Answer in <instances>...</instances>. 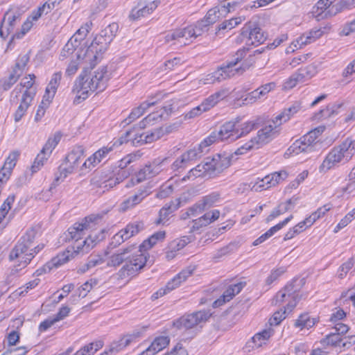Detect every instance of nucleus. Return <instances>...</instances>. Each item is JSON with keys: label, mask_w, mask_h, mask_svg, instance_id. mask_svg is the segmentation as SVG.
<instances>
[{"label": "nucleus", "mask_w": 355, "mask_h": 355, "mask_svg": "<svg viewBox=\"0 0 355 355\" xmlns=\"http://www.w3.org/2000/svg\"><path fill=\"white\" fill-rule=\"evenodd\" d=\"M241 37L247 44L259 45L264 42L267 36L255 23L248 22L241 29Z\"/></svg>", "instance_id": "12"}, {"label": "nucleus", "mask_w": 355, "mask_h": 355, "mask_svg": "<svg viewBox=\"0 0 355 355\" xmlns=\"http://www.w3.org/2000/svg\"><path fill=\"white\" fill-rule=\"evenodd\" d=\"M333 3L331 0H319L313 8V14L318 21L326 17L325 12Z\"/></svg>", "instance_id": "37"}, {"label": "nucleus", "mask_w": 355, "mask_h": 355, "mask_svg": "<svg viewBox=\"0 0 355 355\" xmlns=\"http://www.w3.org/2000/svg\"><path fill=\"white\" fill-rule=\"evenodd\" d=\"M157 1H153L141 8H134L131 11L130 17L135 20L139 19L141 17H144L153 12L157 7Z\"/></svg>", "instance_id": "42"}, {"label": "nucleus", "mask_w": 355, "mask_h": 355, "mask_svg": "<svg viewBox=\"0 0 355 355\" xmlns=\"http://www.w3.org/2000/svg\"><path fill=\"white\" fill-rule=\"evenodd\" d=\"M96 284L97 281L96 279H90L89 281L86 282L79 288V297H85L92 287Z\"/></svg>", "instance_id": "64"}, {"label": "nucleus", "mask_w": 355, "mask_h": 355, "mask_svg": "<svg viewBox=\"0 0 355 355\" xmlns=\"http://www.w3.org/2000/svg\"><path fill=\"white\" fill-rule=\"evenodd\" d=\"M112 147L105 146L95 152L91 157L85 160L83 164L85 168L90 166H95L97 164L100 163L101 160L112 150Z\"/></svg>", "instance_id": "27"}, {"label": "nucleus", "mask_w": 355, "mask_h": 355, "mask_svg": "<svg viewBox=\"0 0 355 355\" xmlns=\"http://www.w3.org/2000/svg\"><path fill=\"white\" fill-rule=\"evenodd\" d=\"M220 216V211L218 209H214L207 212L202 216L200 217V220L206 226L216 220Z\"/></svg>", "instance_id": "55"}, {"label": "nucleus", "mask_w": 355, "mask_h": 355, "mask_svg": "<svg viewBox=\"0 0 355 355\" xmlns=\"http://www.w3.org/2000/svg\"><path fill=\"white\" fill-rule=\"evenodd\" d=\"M242 21L241 17L232 18L229 20H225L218 25L217 30H231L237 25L240 24Z\"/></svg>", "instance_id": "54"}, {"label": "nucleus", "mask_w": 355, "mask_h": 355, "mask_svg": "<svg viewBox=\"0 0 355 355\" xmlns=\"http://www.w3.org/2000/svg\"><path fill=\"white\" fill-rule=\"evenodd\" d=\"M148 193L146 190H139L137 193L130 196L122 203V209L125 210L139 204L147 196Z\"/></svg>", "instance_id": "35"}, {"label": "nucleus", "mask_w": 355, "mask_h": 355, "mask_svg": "<svg viewBox=\"0 0 355 355\" xmlns=\"http://www.w3.org/2000/svg\"><path fill=\"white\" fill-rule=\"evenodd\" d=\"M300 108V104L296 102L292 106L288 108L284 109L279 114H278L275 118V123L279 122L281 123V125L283 123L286 122L290 119V118L297 113Z\"/></svg>", "instance_id": "41"}, {"label": "nucleus", "mask_w": 355, "mask_h": 355, "mask_svg": "<svg viewBox=\"0 0 355 355\" xmlns=\"http://www.w3.org/2000/svg\"><path fill=\"white\" fill-rule=\"evenodd\" d=\"M255 144L252 139L238 148L232 154H216L213 157H207L204 161L190 170L189 173L195 177L212 178L222 173L228 168L235 155L245 154L254 148Z\"/></svg>", "instance_id": "2"}, {"label": "nucleus", "mask_w": 355, "mask_h": 355, "mask_svg": "<svg viewBox=\"0 0 355 355\" xmlns=\"http://www.w3.org/2000/svg\"><path fill=\"white\" fill-rule=\"evenodd\" d=\"M234 121H230L223 124L218 130H214L203 140V144L211 145L216 141L236 140Z\"/></svg>", "instance_id": "10"}, {"label": "nucleus", "mask_w": 355, "mask_h": 355, "mask_svg": "<svg viewBox=\"0 0 355 355\" xmlns=\"http://www.w3.org/2000/svg\"><path fill=\"white\" fill-rule=\"evenodd\" d=\"M166 236L164 231H159L153 234L148 239L143 241L139 246L140 250L146 252V250L152 248L159 241H162Z\"/></svg>", "instance_id": "40"}, {"label": "nucleus", "mask_w": 355, "mask_h": 355, "mask_svg": "<svg viewBox=\"0 0 355 355\" xmlns=\"http://www.w3.org/2000/svg\"><path fill=\"white\" fill-rule=\"evenodd\" d=\"M318 320L315 318H311L308 313L301 314L295 322L296 327H300L301 329L304 328L310 329L313 327Z\"/></svg>", "instance_id": "44"}, {"label": "nucleus", "mask_w": 355, "mask_h": 355, "mask_svg": "<svg viewBox=\"0 0 355 355\" xmlns=\"http://www.w3.org/2000/svg\"><path fill=\"white\" fill-rule=\"evenodd\" d=\"M92 23L87 22L85 24L82 26L75 33L73 36L74 42L79 43L80 40H83L92 28Z\"/></svg>", "instance_id": "53"}, {"label": "nucleus", "mask_w": 355, "mask_h": 355, "mask_svg": "<svg viewBox=\"0 0 355 355\" xmlns=\"http://www.w3.org/2000/svg\"><path fill=\"white\" fill-rule=\"evenodd\" d=\"M221 12L220 7L213 8L207 12L203 19L207 22V24L210 26L214 24L220 17L222 15Z\"/></svg>", "instance_id": "51"}, {"label": "nucleus", "mask_w": 355, "mask_h": 355, "mask_svg": "<svg viewBox=\"0 0 355 355\" xmlns=\"http://www.w3.org/2000/svg\"><path fill=\"white\" fill-rule=\"evenodd\" d=\"M18 75L9 74L7 77L0 78V96L5 92L11 89V87L17 82Z\"/></svg>", "instance_id": "49"}, {"label": "nucleus", "mask_w": 355, "mask_h": 355, "mask_svg": "<svg viewBox=\"0 0 355 355\" xmlns=\"http://www.w3.org/2000/svg\"><path fill=\"white\" fill-rule=\"evenodd\" d=\"M245 186L248 185V187L250 189V190L254 191L257 192L261 191L263 189H266L270 187H272V180H271V178H270V175H266L261 180L254 183L253 184H252V183H250L249 184H245Z\"/></svg>", "instance_id": "48"}, {"label": "nucleus", "mask_w": 355, "mask_h": 355, "mask_svg": "<svg viewBox=\"0 0 355 355\" xmlns=\"http://www.w3.org/2000/svg\"><path fill=\"white\" fill-rule=\"evenodd\" d=\"M297 77L300 78V80L302 83L311 78L316 73V67L314 65L310 64L304 68H300L297 70Z\"/></svg>", "instance_id": "47"}, {"label": "nucleus", "mask_w": 355, "mask_h": 355, "mask_svg": "<svg viewBox=\"0 0 355 355\" xmlns=\"http://www.w3.org/2000/svg\"><path fill=\"white\" fill-rule=\"evenodd\" d=\"M139 331H134L132 334L123 336L117 341L111 343L109 349L105 350L101 355H114L125 348L131 343L135 341L140 336Z\"/></svg>", "instance_id": "19"}, {"label": "nucleus", "mask_w": 355, "mask_h": 355, "mask_svg": "<svg viewBox=\"0 0 355 355\" xmlns=\"http://www.w3.org/2000/svg\"><path fill=\"white\" fill-rule=\"evenodd\" d=\"M226 95V92L223 90L217 92L209 96L200 104L202 111L207 112L209 110L211 107L216 105L218 102L223 99Z\"/></svg>", "instance_id": "33"}, {"label": "nucleus", "mask_w": 355, "mask_h": 355, "mask_svg": "<svg viewBox=\"0 0 355 355\" xmlns=\"http://www.w3.org/2000/svg\"><path fill=\"white\" fill-rule=\"evenodd\" d=\"M21 19V13L19 9H12L7 11L3 17L0 27V36L7 37L14 31L15 27Z\"/></svg>", "instance_id": "17"}, {"label": "nucleus", "mask_w": 355, "mask_h": 355, "mask_svg": "<svg viewBox=\"0 0 355 355\" xmlns=\"http://www.w3.org/2000/svg\"><path fill=\"white\" fill-rule=\"evenodd\" d=\"M133 131L128 130L119 139V145L131 140L134 146H141L144 144L151 143L160 139L164 135V130L162 128H156L149 134H135L134 137H130Z\"/></svg>", "instance_id": "11"}, {"label": "nucleus", "mask_w": 355, "mask_h": 355, "mask_svg": "<svg viewBox=\"0 0 355 355\" xmlns=\"http://www.w3.org/2000/svg\"><path fill=\"white\" fill-rule=\"evenodd\" d=\"M167 161V158L162 160L159 159H155L151 164L146 165L136 175L135 178H132L130 180L132 185L140 183L147 178H150L159 173L162 171L160 165Z\"/></svg>", "instance_id": "16"}, {"label": "nucleus", "mask_w": 355, "mask_h": 355, "mask_svg": "<svg viewBox=\"0 0 355 355\" xmlns=\"http://www.w3.org/2000/svg\"><path fill=\"white\" fill-rule=\"evenodd\" d=\"M61 137L62 135L60 132H57L52 137H50L41 150V153L47 155V156H50L53 150L60 142Z\"/></svg>", "instance_id": "45"}, {"label": "nucleus", "mask_w": 355, "mask_h": 355, "mask_svg": "<svg viewBox=\"0 0 355 355\" xmlns=\"http://www.w3.org/2000/svg\"><path fill=\"white\" fill-rule=\"evenodd\" d=\"M74 254H76L74 251L71 250V248H68L66 251L53 257L51 261L46 264V267H47L49 270L52 267L58 268L69 261L70 259L73 257Z\"/></svg>", "instance_id": "28"}, {"label": "nucleus", "mask_w": 355, "mask_h": 355, "mask_svg": "<svg viewBox=\"0 0 355 355\" xmlns=\"http://www.w3.org/2000/svg\"><path fill=\"white\" fill-rule=\"evenodd\" d=\"M104 261V258L101 255L92 254L88 257L87 262L78 268V272L85 273L89 270L101 265Z\"/></svg>", "instance_id": "32"}, {"label": "nucleus", "mask_w": 355, "mask_h": 355, "mask_svg": "<svg viewBox=\"0 0 355 355\" xmlns=\"http://www.w3.org/2000/svg\"><path fill=\"white\" fill-rule=\"evenodd\" d=\"M78 44L79 43H76L74 42V38L71 37L62 49L60 56L62 58H67L76 51Z\"/></svg>", "instance_id": "52"}, {"label": "nucleus", "mask_w": 355, "mask_h": 355, "mask_svg": "<svg viewBox=\"0 0 355 355\" xmlns=\"http://www.w3.org/2000/svg\"><path fill=\"white\" fill-rule=\"evenodd\" d=\"M323 342L327 343L328 345H331L332 346H342L343 339L338 334H334V332H331L323 339Z\"/></svg>", "instance_id": "59"}, {"label": "nucleus", "mask_w": 355, "mask_h": 355, "mask_svg": "<svg viewBox=\"0 0 355 355\" xmlns=\"http://www.w3.org/2000/svg\"><path fill=\"white\" fill-rule=\"evenodd\" d=\"M105 41L102 37L96 35L92 40L91 44L85 53V58L89 60V69H93L96 64V60L101 57V55L107 50L110 44H103Z\"/></svg>", "instance_id": "14"}, {"label": "nucleus", "mask_w": 355, "mask_h": 355, "mask_svg": "<svg viewBox=\"0 0 355 355\" xmlns=\"http://www.w3.org/2000/svg\"><path fill=\"white\" fill-rule=\"evenodd\" d=\"M195 31L193 26H189L184 28L176 29L172 32L168 33L165 36L166 42L171 41H177L180 44L187 45L189 44L188 40L196 39Z\"/></svg>", "instance_id": "18"}, {"label": "nucleus", "mask_w": 355, "mask_h": 355, "mask_svg": "<svg viewBox=\"0 0 355 355\" xmlns=\"http://www.w3.org/2000/svg\"><path fill=\"white\" fill-rule=\"evenodd\" d=\"M61 78V71H58L53 74L51 79L46 88L45 94L44 96V98H46L47 101H51V100L53 98L60 85Z\"/></svg>", "instance_id": "26"}, {"label": "nucleus", "mask_w": 355, "mask_h": 355, "mask_svg": "<svg viewBox=\"0 0 355 355\" xmlns=\"http://www.w3.org/2000/svg\"><path fill=\"white\" fill-rule=\"evenodd\" d=\"M220 193L218 192H212L210 194L205 196L202 198L200 201L202 205L205 208V209H207L212 207L215 203H216L220 199Z\"/></svg>", "instance_id": "50"}, {"label": "nucleus", "mask_w": 355, "mask_h": 355, "mask_svg": "<svg viewBox=\"0 0 355 355\" xmlns=\"http://www.w3.org/2000/svg\"><path fill=\"white\" fill-rule=\"evenodd\" d=\"M292 218L293 215H290L283 221L270 228L266 233L262 234L253 242V245H258L264 242L266 239L272 236L275 232L283 228V227H284Z\"/></svg>", "instance_id": "31"}, {"label": "nucleus", "mask_w": 355, "mask_h": 355, "mask_svg": "<svg viewBox=\"0 0 355 355\" xmlns=\"http://www.w3.org/2000/svg\"><path fill=\"white\" fill-rule=\"evenodd\" d=\"M210 316L208 312L200 311L181 317L173 322L175 327L180 330H187L195 327L202 322L206 321Z\"/></svg>", "instance_id": "13"}, {"label": "nucleus", "mask_w": 355, "mask_h": 355, "mask_svg": "<svg viewBox=\"0 0 355 355\" xmlns=\"http://www.w3.org/2000/svg\"><path fill=\"white\" fill-rule=\"evenodd\" d=\"M271 336L270 330L265 329L261 332L256 334L252 337L253 342L257 345L258 347H261L262 343L268 340Z\"/></svg>", "instance_id": "57"}, {"label": "nucleus", "mask_w": 355, "mask_h": 355, "mask_svg": "<svg viewBox=\"0 0 355 355\" xmlns=\"http://www.w3.org/2000/svg\"><path fill=\"white\" fill-rule=\"evenodd\" d=\"M75 168L76 167H74V166H71V164H65V166H64V164H61L59 166L60 175L55 178L50 187V189H52L53 187H55L57 185H58L60 180H61L63 181L68 176V175L73 172Z\"/></svg>", "instance_id": "46"}, {"label": "nucleus", "mask_w": 355, "mask_h": 355, "mask_svg": "<svg viewBox=\"0 0 355 355\" xmlns=\"http://www.w3.org/2000/svg\"><path fill=\"white\" fill-rule=\"evenodd\" d=\"M87 69L85 68L78 79L76 80L73 92L77 94L74 99L75 103H80V100H85L89 92L103 91L110 79L107 67H101L95 71L94 75L89 77L87 74Z\"/></svg>", "instance_id": "3"}, {"label": "nucleus", "mask_w": 355, "mask_h": 355, "mask_svg": "<svg viewBox=\"0 0 355 355\" xmlns=\"http://www.w3.org/2000/svg\"><path fill=\"white\" fill-rule=\"evenodd\" d=\"M51 101H47L46 98H44L41 104L38 106L34 120L35 122L40 121L44 116L46 108L49 107Z\"/></svg>", "instance_id": "61"}, {"label": "nucleus", "mask_w": 355, "mask_h": 355, "mask_svg": "<svg viewBox=\"0 0 355 355\" xmlns=\"http://www.w3.org/2000/svg\"><path fill=\"white\" fill-rule=\"evenodd\" d=\"M246 51L245 49L239 50L235 55V58L226 64L218 67L217 70L208 74L206 76L205 84H212L215 82H220L227 78H231L236 74H242L246 69L252 65L254 60L252 56H250V61L244 60L242 64L236 67L239 62L245 56Z\"/></svg>", "instance_id": "5"}, {"label": "nucleus", "mask_w": 355, "mask_h": 355, "mask_svg": "<svg viewBox=\"0 0 355 355\" xmlns=\"http://www.w3.org/2000/svg\"><path fill=\"white\" fill-rule=\"evenodd\" d=\"M294 302H289L284 312L277 311L274 313L272 317L270 319V324L271 325H278L284 319L286 318V313H291L296 306L295 298L296 296H293Z\"/></svg>", "instance_id": "39"}, {"label": "nucleus", "mask_w": 355, "mask_h": 355, "mask_svg": "<svg viewBox=\"0 0 355 355\" xmlns=\"http://www.w3.org/2000/svg\"><path fill=\"white\" fill-rule=\"evenodd\" d=\"M322 130L315 128L304 135L300 139L295 141L288 148L291 153L298 155L301 153H311L315 151L320 143L317 140Z\"/></svg>", "instance_id": "8"}, {"label": "nucleus", "mask_w": 355, "mask_h": 355, "mask_svg": "<svg viewBox=\"0 0 355 355\" xmlns=\"http://www.w3.org/2000/svg\"><path fill=\"white\" fill-rule=\"evenodd\" d=\"M37 234L35 228L28 229L26 233L17 241L15 246L10 250L8 259L10 261L18 259V266L26 267L31 262L28 260L30 248L33 246Z\"/></svg>", "instance_id": "6"}, {"label": "nucleus", "mask_w": 355, "mask_h": 355, "mask_svg": "<svg viewBox=\"0 0 355 355\" xmlns=\"http://www.w3.org/2000/svg\"><path fill=\"white\" fill-rule=\"evenodd\" d=\"M195 270V267L189 266L184 270H182L179 272L175 277H173L170 282L167 283L165 288H162L158 290L152 295L153 299H158L160 297L164 296L168 292H170L177 287H178L182 282H184L188 277L192 275Z\"/></svg>", "instance_id": "15"}, {"label": "nucleus", "mask_w": 355, "mask_h": 355, "mask_svg": "<svg viewBox=\"0 0 355 355\" xmlns=\"http://www.w3.org/2000/svg\"><path fill=\"white\" fill-rule=\"evenodd\" d=\"M180 199H175L166 203L159 211L158 218L155 221L156 225H168L170 216L180 206Z\"/></svg>", "instance_id": "21"}, {"label": "nucleus", "mask_w": 355, "mask_h": 355, "mask_svg": "<svg viewBox=\"0 0 355 355\" xmlns=\"http://www.w3.org/2000/svg\"><path fill=\"white\" fill-rule=\"evenodd\" d=\"M148 255L139 246L130 245L112 254L107 262V266L116 268L124 263L118 272L119 277L123 279L140 271L147 262Z\"/></svg>", "instance_id": "1"}, {"label": "nucleus", "mask_w": 355, "mask_h": 355, "mask_svg": "<svg viewBox=\"0 0 355 355\" xmlns=\"http://www.w3.org/2000/svg\"><path fill=\"white\" fill-rule=\"evenodd\" d=\"M119 26L116 23H112L108 25L106 28L101 31V33L98 35L99 37H102L103 39L105 41L103 44L104 46L106 44H110V42L113 40L114 37L116 35V32L118 31Z\"/></svg>", "instance_id": "43"}, {"label": "nucleus", "mask_w": 355, "mask_h": 355, "mask_svg": "<svg viewBox=\"0 0 355 355\" xmlns=\"http://www.w3.org/2000/svg\"><path fill=\"white\" fill-rule=\"evenodd\" d=\"M33 100V98H32V94H30L28 92L25 94H21V96L19 99V104L15 112L14 113V120L16 123L19 122L26 114Z\"/></svg>", "instance_id": "24"}, {"label": "nucleus", "mask_w": 355, "mask_h": 355, "mask_svg": "<svg viewBox=\"0 0 355 355\" xmlns=\"http://www.w3.org/2000/svg\"><path fill=\"white\" fill-rule=\"evenodd\" d=\"M268 123V124L265 123L263 119V125L259 128L256 136L251 139L253 143L257 146V148L269 144L279 135V128L281 123H275V119L269 121Z\"/></svg>", "instance_id": "9"}, {"label": "nucleus", "mask_w": 355, "mask_h": 355, "mask_svg": "<svg viewBox=\"0 0 355 355\" xmlns=\"http://www.w3.org/2000/svg\"><path fill=\"white\" fill-rule=\"evenodd\" d=\"M236 139L248 135L251 131L259 129L263 125V119L257 118L253 121L241 123L234 121Z\"/></svg>", "instance_id": "20"}, {"label": "nucleus", "mask_w": 355, "mask_h": 355, "mask_svg": "<svg viewBox=\"0 0 355 355\" xmlns=\"http://www.w3.org/2000/svg\"><path fill=\"white\" fill-rule=\"evenodd\" d=\"M245 286V282H240L237 284H231L224 291L223 295L214 302V306L217 307L223 305L225 302L231 300L234 296L239 293Z\"/></svg>", "instance_id": "22"}, {"label": "nucleus", "mask_w": 355, "mask_h": 355, "mask_svg": "<svg viewBox=\"0 0 355 355\" xmlns=\"http://www.w3.org/2000/svg\"><path fill=\"white\" fill-rule=\"evenodd\" d=\"M18 157V154L15 152L11 153L6 159L3 166L2 168L3 170H6V172H11L16 165L17 159Z\"/></svg>", "instance_id": "60"}, {"label": "nucleus", "mask_w": 355, "mask_h": 355, "mask_svg": "<svg viewBox=\"0 0 355 355\" xmlns=\"http://www.w3.org/2000/svg\"><path fill=\"white\" fill-rule=\"evenodd\" d=\"M49 157V156H47V155H44V153L40 152L35 159L33 164L31 166L32 172H37L40 168L44 165V162L47 160Z\"/></svg>", "instance_id": "62"}, {"label": "nucleus", "mask_w": 355, "mask_h": 355, "mask_svg": "<svg viewBox=\"0 0 355 355\" xmlns=\"http://www.w3.org/2000/svg\"><path fill=\"white\" fill-rule=\"evenodd\" d=\"M352 153L349 152L343 141L338 146H334L329 152L320 166V171L321 172H326L337 166L340 163H347L352 159Z\"/></svg>", "instance_id": "7"}, {"label": "nucleus", "mask_w": 355, "mask_h": 355, "mask_svg": "<svg viewBox=\"0 0 355 355\" xmlns=\"http://www.w3.org/2000/svg\"><path fill=\"white\" fill-rule=\"evenodd\" d=\"M105 214V213L89 215L85 217L82 223H75L73 226L69 228L68 234L70 239L75 241L74 245L71 248L76 254L87 253L103 239V237L100 239L96 235L94 236L89 235L84 241H80L85 235V230L92 227L91 223H97Z\"/></svg>", "instance_id": "4"}, {"label": "nucleus", "mask_w": 355, "mask_h": 355, "mask_svg": "<svg viewBox=\"0 0 355 355\" xmlns=\"http://www.w3.org/2000/svg\"><path fill=\"white\" fill-rule=\"evenodd\" d=\"M293 296H296L295 302L300 300L301 297L299 296L298 294L295 293V290H294V286L293 284L286 285L284 289L279 291L275 297V300L276 301V304L282 303L285 302L287 298L292 297V300L291 302H294Z\"/></svg>", "instance_id": "29"}, {"label": "nucleus", "mask_w": 355, "mask_h": 355, "mask_svg": "<svg viewBox=\"0 0 355 355\" xmlns=\"http://www.w3.org/2000/svg\"><path fill=\"white\" fill-rule=\"evenodd\" d=\"M155 103L156 101L148 100L143 102L139 107L133 109L129 116L122 121V123L124 124L123 126L133 122L135 119L141 116L147 108L155 105Z\"/></svg>", "instance_id": "25"}, {"label": "nucleus", "mask_w": 355, "mask_h": 355, "mask_svg": "<svg viewBox=\"0 0 355 355\" xmlns=\"http://www.w3.org/2000/svg\"><path fill=\"white\" fill-rule=\"evenodd\" d=\"M354 265V261L352 258L349 259L346 262L343 263L338 270V277L340 279H343L346 277L347 272L352 268Z\"/></svg>", "instance_id": "58"}, {"label": "nucleus", "mask_w": 355, "mask_h": 355, "mask_svg": "<svg viewBox=\"0 0 355 355\" xmlns=\"http://www.w3.org/2000/svg\"><path fill=\"white\" fill-rule=\"evenodd\" d=\"M170 339L168 336H159L155 338L151 345L138 355H155L169 344Z\"/></svg>", "instance_id": "23"}, {"label": "nucleus", "mask_w": 355, "mask_h": 355, "mask_svg": "<svg viewBox=\"0 0 355 355\" xmlns=\"http://www.w3.org/2000/svg\"><path fill=\"white\" fill-rule=\"evenodd\" d=\"M173 191V187L172 184H163L156 193L157 198L164 199L169 196Z\"/></svg>", "instance_id": "63"}, {"label": "nucleus", "mask_w": 355, "mask_h": 355, "mask_svg": "<svg viewBox=\"0 0 355 355\" xmlns=\"http://www.w3.org/2000/svg\"><path fill=\"white\" fill-rule=\"evenodd\" d=\"M208 146H209V145L203 144L202 141L197 147L187 150L183 153L182 156L185 159L186 162L189 164L190 162L200 158L204 153V149Z\"/></svg>", "instance_id": "38"}, {"label": "nucleus", "mask_w": 355, "mask_h": 355, "mask_svg": "<svg viewBox=\"0 0 355 355\" xmlns=\"http://www.w3.org/2000/svg\"><path fill=\"white\" fill-rule=\"evenodd\" d=\"M84 149L82 146H78L73 149L66 157V164H71L77 168L83 159Z\"/></svg>", "instance_id": "34"}, {"label": "nucleus", "mask_w": 355, "mask_h": 355, "mask_svg": "<svg viewBox=\"0 0 355 355\" xmlns=\"http://www.w3.org/2000/svg\"><path fill=\"white\" fill-rule=\"evenodd\" d=\"M144 225L142 222H135L128 224L124 229H122L119 232L126 241L132 236L137 234L139 232L144 230Z\"/></svg>", "instance_id": "36"}, {"label": "nucleus", "mask_w": 355, "mask_h": 355, "mask_svg": "<svg viewBox=\"0 0 355 355\" xmlns=\"http://www.w3.org/2000/svg\"><path fill=\"white\" fill-rule=\"evenodd\" d=\"M34 81L31 80H28V77H25L21 81V83L17 85L14 90L12 92V95H15V97L17 98L18 94L22 93V94H25L26 93L32 94V98H34L35 96V89L33 88L34 85Z\"/></svg>", "instance_id": "30"}, {"label": "nucleus", "mask_w": 355, "mask_h": 355, "mask_svg": "<svg viewBox=\"0 0 355 355\" xmlns=\"http://www.w3.org/2000/svg\"><path fill=\"white\" fill-rule=\"evenodd\" d=\"M343 106V103L332 104L327 106L326 109L320 111L319 114L322 117H330L338 114V110Z\"/></svg>", "instance_id": "56"}]
</instances>
